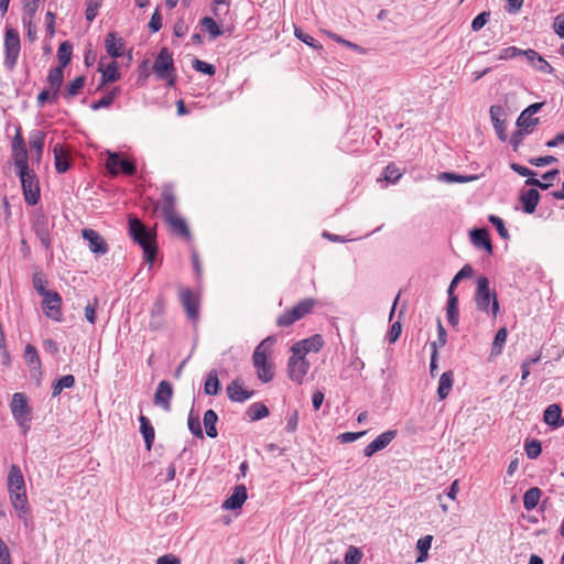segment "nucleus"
Here are the masks:
<instances>
[{"label": "nucleus", "instance_id": "55", "mask_svg": "<svg viewBox=\"0 0 564 564\" xmlns=\"http://www.w3.org/2000/svg\"><path fill=\"white\" fill-rule=\"evenodd\" d=\"M294 34H295V36H296L299 40H301L303 43L307 44V45H308V46H311V47H314V48H321V47H322L313 36H311V35H308V34L304 33V32H303L301 29H299V28H295V30H294Z\"/></svg>", "mask_w": 564, "mask_h": 564}, {"label": "nucleus", "instance_id": "19", "mask_svg": "<svg viewBox=\"0 0 564 564\" xmlns=\"http://www.w3.org/2000/svg\"><path fill=\"white\" fill-rule=\"evenodd\" d=\"M228 398L235 402H243L251 398L252 391H248L243 388L239 379H235L227 387Z\"/></svg>", "mask_w": 564, "mask_h": 564}, {"label": "nucleus", "instance_id": "24", "mask_svg": "<svg viewBox=\"0 0 564 564\" xmlns=\"http://www.w3.org/2000/svg\"><path fill=\"white\" fill-rule=\"evenodd\" d=\"M470 240L476 247L484 248L489 253L492 252V246H491L489 232L487 229L481 228V229L471 230L470 231Z\"/></svg>", "mask_w": 564, "mask_h": 564}, {"label": "nucleus", "instance_id": "18", "mask_svg": "<svg viewBox=\"0 0 564 564\" xmlns=\"http://www.w3.org/2000/svg\"><path fill=\"white\" fill-rule=\"evenodd\" d=\"M523 56L536 70L543 74L553 73V67L534 50H524Z\"/></svg>", "mask_w": 564, "mask_h": 564}, {"label": "nucleus", "instance_id": "49", "mask_svg": "<svg viewBox=\"0 0 564 564\" xmlns=\"http://www.w3.org/2000/svg\"><path fill=\"white\" fill-rule=\"evenodd\" d=\"M248 496H230L224 501L223 508L227 510H236L242 507Z\"/></svg>", "mask_w": 564, "mask_h": 564}, {"label": "nucleus", "instance_id": "2", "mask_svg": "<svg viewBox=\"0 0 564 564\" xmlns=\"http://www.w3.org/2000/svg\"><path fill=\"white\" fill-rule=\"evenodd\" d=\"M275 339L273 337H267L263 339L254 349L252 361L257 369V376L259 380L267 383L273 379V365L268 361V357L272 352V346Z\"/></svg>", "mask_w": 564, "mask_h": 564}, {"label": "nucleus", "instance_id": "15", "mask_svg": "<svg viewBox=\"0 0 564 564\" xmlns=\"http://www.w3.org/2000/svg\"><path fill=\"white\" fill-rule=\"evenodd\" d=\"M172 397H173L172 384L169 381L163 380L158 384L153 401L156 406H160L164 411L169 412L171 410Z\"/></svg>", "mask_w": 564, "mask_h": 564}, {"label": "nucleus", "instance_id": "31", "mask_svg": "<svg viewBox=\"0 0 564 564\" xmlns=\"http://www.w3.org/2000/svg\"><path fill=\"white\" fill-rule=\"evenodd\" d=\"M218 421L217 413L214 410H207L204 413L203 422L207 436L215 438L218 435L216 423Z\"/></svg>", "mask_w": 564, "mask_h": 564}, {"label": "nucleus", "instance_id": "1", "mask_svg": "<svg viewBox=\"0 0 564 564\" xmlns=\"http://www.w3.org/2000/svg\"><path fill=\"white\" fill-rule=\"evenodd\" d=\"M474 301L478 311L487 314L490 313L492 317H497L500 312L497 293L490 289V282L486 276L477 279Z\"/></svg>", "mask_w": 564, "mask_h": 564}, {"label": "nucleus", "instance_id": "35", "mask_svg": "<svg viewBox=\"0 0 564 564\" xmlns=\"http://www.w3.org/2000/svg\"><path fill=\"white\" fill-rule=\"evenodd\" d=\"M507 337H508V329L506 327H501L497 332V334L494 338V341H492V347H491L492 356H499L502 352V348L507 341Z\"/></svg>", "mask_w": 564, "mask_h": 564}, {"label": "nucleus", "instance_id": "6", "mask_svg": "<svg viewBox=\"0 0 564 564\" xmlns=\"http://www.w3.org/2000/svg\"><path fill=\"white\" fill-rule=\"evenodd\" d=\"M21 178L25 202L29 205H36L40 199V187L36 175L29 169L18 172Z\"/></svg>", "mask_w": 564, "mask_h": 564}, {"label": "nucleus", "instance_id": "28", "mask_svg": "<svg viewBox=\"0 0 564 564\" xmlns=\"http://www.w3.org/2000/svg\"><path fill=\"white\" fill-rule=\"evenodd\" d=\"M454 382L453 371H445L438 382L437 395L441 400H444L449 394Z\"/></svg>", "mask_w": 564, "mask_h": 564}, {"label": "nucleus", "instance_id": "3", "mask_svg": "<svg viewBox=\"0 0 564 564\" xmlns=\"http://www.w3.org/2000/svg\"><path fill=\"white\" fill-rule=\"evenodd\" d=\"M129 232L135 242L142 249L144 259L148 263H152L156 254V246L154 243V234L145 228V226L135 217L129 218Z\"/></svg>", "mask_w": 564, "mask_h": 564}, {"label": "nucleus", "instance_id": "53", "mask_svg": "<svg viewBox=\"0 0 564 564\" xmlns=\"http://www.w3.org/2000/svg\"><path fill=\"white\" fill-rule=\"evenodd\" d=\"M543 102H535L527 107L521 113H520V122L527 127L530 124L527 123L525 117L534 116L540 109L542 108Z\"/></svg>", "mask_w": 564, "mask_h": 564}, {"label": "nucleus", "instance_id": "26", "mask_svg": "<svg viewBox=\"0 0 564 564\" xmlns=\"http://www.w3.org/2000/svg\"><path fill=\"white\" fill-rule=\"evenodd\" d=\"M520 199L523 205V210L527 214H532L535 212L536 205L540 200V194L536 189L531 188L523 192L520 196Z\"/></svg>", "mask_w": 564, "mask_h": 564}, {"label": "nucleus", "instance_id": "25", "mask_svg": "<svg viewBox=\"0 0 564 564\" xmlns=\"http://www.w3.org/2000/svg\"><path fill=\"white\" fill-rule=\"evenodd\" d=\"M8 487L11 492L24 488V478L19 466L12 465L8 473Z\"/></svg>", "mask_w": 564, "mask_h": 564}, {"label": "nucleus", "instance_id": "4", "mask_svg": "<svg viewBox=\"0 0 564 564\" xmlns=\"http://www.w3.org/2000/svg\"><path fill=\"white\" fill-rule=\"evenodd\" d=\"M4 66L11 70L15 67L20 51L21 41L19 32L12 28H8L4 34Z\"/></svg>", "mask_w": 564, "mask_h": 564}, {"label": "nucleus", "instance_id": "57", "mask_svg": "<svg viewBox=\"0 0 564 564\" xmlns=\"http://www.w3.org/2000/svg\"><path fill=\"white\" fill-rule=\"evenodd\" d=\"M524 50H520L516 46H509L503 50H501L499 56L497 57L499 61H507L510 58H513L518 55H523Z\"/></svg>", "mask_w": 564, "mask_h": 564}, {"label": "nucleus", "instance_id": "44", "mask_svg": "<svg viewBox=\"0 0 564 564\" xmlns=\"http://www.w3.org/2000/svg\"><path fill=\"white\" fill-rule=\"evenodd\" d=\"M200 25L204 31L208 32L212 36V39H216L217 36L221 35V30L216 23V21L210 17H205L200 21Z\"/></svg>", "mask_w": 564, "mask_h": 564}, {"label": "nucleus", "instance_id": "29", "mask_svg": "<svg viewBox=\"0 0 564 564\" xmlns=\"http://www.w3.org/2000/svg\"><path fill=\"white\" fill-rule=\"evenodd\" d=\"M561 416H562V410H561V406L557 404L549 405L545 409L544 414H543L544 422L547 425L555 426V427L563 424V422L560 423Z\"/></svg>", "mask_w": 564, "mask_h": 564}, {"label": "nucleus", "instance_id": "23", "mask_svg": "<svg viewBox=\"0 0 564 564\" xmlns=\"http://www.w3.org/2000/svg\"><path fill=\"white\" fill-rule=\"evenodd\" d=\"M55 169L58 173H65L69 167L68 150L62 144L56 143L53 148Z\"/></svg>", "mask_w": 564, "mask_h": 564}, {"label": "nucleus", "instance_id": "45", "mask_svg": "<svg viewBox=\"0 0 564 564\" xmlns=\"http://www.w3.org/2000/svg\"><path fill=\"white\" fill-rule=\"evenodd\" d=\"M458 299L457 296L448 297L447 302V319L448 322L455 326L458 323Z\"/></svg>", "mask_w": 564, "mask_h": 564}, {"label": "nucleus", "instance_id": "5", "mask_svg": "<svg viewBox=\"0 0 564 564\" xmlns=\"http://www.w3.org/2000/svg\"><path fill=\"white\" fill-rule=\"evenodd\" d=\"M314 305L315 301L313 299H305L301 301L278 318V325L281 327L291 326L293 323L308 314L313 310Z\"/></svg>", "mask_w": 564, "mask_h": 564}, {"label": "nucleus", "instance_id": "8", "mask_svg": "<svg viewBox=\"0 0 564 564\" xmlns=\"http://www.w3.org/2000/svg\"><path fill=\"white\" fill-rule=\"evenodd\" d=\"M178 299L184 307L187 317L197 322L199 316V299L198 295L193 293L188 288H178Z\"/></svg>", "mask_w": 564, "mask_h": 564}, {"label": "nucleus", "instance_id": "36", "mask_svg": "<svg viewBox=\"0 0 564 564\" xmlns=\"http://www.w3.org/2000/svg\"><path fill=\"white\" fill-rule=\"evenodd\" d=\"M11 501L14 510L19 518L26 522L28 508V496H11Z\"/></svg>", "mask_w": 564, "mask_h": 564}, {"label": "nucleus", "instance_id": "17", "mask_svg": "<svg viewBox=\"0 0 564 564\" xmlns=\"http://www.w3.org/2000/svg\"><path fill=\"white\" fill-rule=\"evenodd\" d=\"M397 432L395 431H387L382 434H380L376 440H373L371 443H369L365 449L364 454L366 457H371L377 452L386 448L392 440L395 437Z\"/></svg>", "mask_w": 564, "mask_h": 564}, {"label": "nucleus", "instance_id": "33", "mask_svg": "<svg viewBox=\"0 0 564 564\" xmlns=\"http://www.w3.org/2000/svg\"><path fill=\"white\" fill-rule=\"evenodd\" d=\"M161 212H162L164 218L170 215L176 214L175 213V197H174L173 193H171L170 191H164L162 194Z\"/></svg>", "mask_w": 564, "mask_h": 564}, {"label": "nucleus", "instance_id": "41", "mask_svg": "<svg viewBox=\"0 0 564 564\" xmlns=\"http://www.w3.org/2000/svg\"><path fill=\"white\" fill-rule=\"evenodd\" d=\"M14 165L18 167V172L29 170L28 165V151L26 148L13 149Z\"/></svg>", "mask_w": 564, "mask_h": 564}, {"label": "nucleus", "instance_id": "14", "mask_svg": "<svg viewBox=\"0 0 564 564\" xmlns=\"http://www.w3.org/2000/svg\"><path fill=\"white\" fill-rule=\"evenodd\" d=\"M43 296V311L48 318L54 321H62L61 304L62 297L57 292L50 291L44 293Z\"/></svg>", "mask_w": 564, "mask_h": 564}, {"label": "nucleus", "instance_id": "58", "mask_svg": "<svg viewBox=\"0 0 564 564\" xmlns=\"http://www.w3.org/2000/svg\"><path fill=\"white\" fill-rule=\"evenodd\" d=\"M541 443L536 440L530 441L525 444V453L529 458H536L541 454Z\"/></svg>", "mask_w": 564, "mask_h": 564}, {"label": "nucleus", "instance_id": "27", "mask_svg": "<svg viewBox=\"0 0 564 564\" xmlns=\"http://www.w3.org/2000/svg\"><path fill=\"white\" fill-rule=\"evenodd\" d=\"M164 302L158 299L151 310L150 328L153 330L160 329L163 325Z\"/></svg>", "mask_w": 564, "mask_h": 564}, {"label": "nucleus", "instance_id": "30", "mask_svg": "<svg viewBox=\"0 0 564 564\" xmlns=\"http://www.w3.org/2000/svg\"><path fill=\"white\" fill-rule=\"evenodd\" d=\"M139 421H140V431H141L142 436L144 438V442H145V445H147V449L150 451L151 447H152V443L154 441V436H155L154 429L151 425L149 419L145 417L144 415H141L139 417Z\"/></svg>", "mask_w": 564, "mask_h": 564}, {"label": "nucleus", "instance_id": "22", "mask_svg": "<svg viewBox=\"0 0 564 564\" xmlns=\"http://www.w3.org/2000/svg\"><path fill=\"white\" fill-rule=\"evenodd\" d=\"M105 47L111 57H120L123 54L124 43L115 32H110L105 40Z\"/></svg>", "mask_w": 564, "mask_h": 564}, {"label": "nucleus", "instance_id": "12", "mask_svg": "<svg viewBox=\"0 0 564 564\" xmlns=\"http://www.w3.org/2000/svg\"><path fill=\"white\" fill-rule=\"evenodd\" d=\"M106 167L111 175H118L120 171L126 175H133L137 170L132 162L122 159L118 153H109L106 161Z\"/></svg>", "mask_w": 564, "mask_h": 564}, {"label": "nucleus", "instance_id": "13", "mask_svg": "<svg viewBox=\"0 0 564 564\" xmlns=\"http://www.w3.org/2000/svg\"><path fill=\"white\" fill-rule=\"evenodd\" d=\"M324 346V339L321 335L316 334L311 336L310 338L300 340L295 343L291 351L294 355H299L301 357H305L308 352H318Z\"/></svg>", "mask_w": 564, "mask_h": 564}, {"label": "nucleus", "instance_id": "16", "mask_svg": "<svg viewBox=\"0 0 564 564\" xmlns=\"http://www.w3.org/2000/svg\"><path fill=\"white\" fill-rule=\"evenodd\" d=\"M51 228H52V225L46 216L37 215L35 217L34 223H33V230L45 248H48L51 245V239H50Z\"/></svg>", "mask_w": 564, "mask_h": 564}, {"label": "nucleus", "instance_id": "37", "mask_svg": "<svg viewBox=\"0 0 564 564\" xmlns=\"http://www.w3.org/2000/svg\"><path fill=\"white\" fill-rule=\"evenodd\" d=\"M220 389L217 372L215 370L208 373L204 384V392L208 395H217Z\"/></svg>", "mask_w": 564, "mask_h": 564}, {"label": "nucleus", "instance_id": "9", "mask_svg": "<svg viewBox=\"0 0 564 564\" xmlns=\"http://www.w3.org/2000/svg\"><path fill=\"white\" fill-rule=\"evenodd\" d=\"M308 369L310 361L305 357L292 354L288 364L289 377L292 381L301 384L304 381Z\"/></svg>", "mask_w": 564, "mask_h": 564}, {"label": "nucleus", "instance_id": "39", "mask_svg": "<svg viewBox=\"0 0 564 564\" xmlns=\"http://www.w3.org/2000/svg\"><path fill=\"white\" fill-rule=\"evenodd\" d=\"M247 415L251 421L261 420L269 415V409L263 403L257 402L248 408Z\"/></svg>", "mask_w": 564, "mask_h": 564}, {"label": "nucleus", "instance_id": "63", "mask_svg": "<svg viewBox=\"0 0 564 564\" xmlns=\"http://www.w3.org/2000/svg\"><path fill=\"white\" fill-rule=\"evenodd\" d=\"M181 558L172 553L164 554L156 558V564H181Z\"/></svg>", "mask_w": 564, "mask_h": 564}, {"label": "nucleus", "instance_id": "7", "mask_svg": "<svg viewBox=\"0 0 564 564\" xmlns=\"http://www.w3.org/2000/svg\"><path fill=\"white\" fill-rule=\"evenodd\" d=\"M10 406L13 417L23 429L24 433H26L29 430L30 409L25 395L20 392L14 393Z\"/></svg>", "mask_w": 564, "mask_h": 564}, {"label": "nucleus", "instance_id": "40", "mask_svg": "<svg viewBox=\"0 0 564 564\" xmlns=\"http://www.w3.org/2000/svg\"><path fill=\"white\" fill-rule=\"evenodd\" d=\"M441 181L447 182V183H468L476 181L478 178L477 175H460L456 173L451 172H444L440 174L438 177Z\"/></svg>", "mask_w": 564, "mask_h": 564}, {"label": "nucleus", "instance_id": "50", "mask_svg": "<svg viewBox=\"0 0 564 564\" xmlns=\"http://www.w3.org/2000/svg\"><path fill=\"white\" fill-rule=\"evenodd\" d=\"M116 95H117V90L115 89V90L108 93L106 96H104L99 100L93 102L90 108L93 110H99L100 108L110 106L113 102Z\"/></svg>", "mask_w": 564, "mask_h": 564}, {"label": "nucleus", "instance_id": "38", "mask_svg": "<svg viewBox=\"0 0 564 564\" xmlns=\"http://www.w3.org/2000/svg\"><path fill=\"white\" fill-rule=\"evenodd\" d=\"M44 137V132L40 130L33 131L30 135V147L32 150H35V152H37V163L40 162L42 156Z\"/></svg>", "mask_w": 564, "mask_h": 564}, {"label": "nucleus", "instance_id": "11", "mask_svg": "<svg viewBox=\"0 0 564 564\" xmlns=\"http://www.w3.org/2000/svg\"><path fill=\"white\" fill-rule=\"evenodd\" d=\"M153 70L160 79H165L174 72L172 53L167 48H162L156 56Z\"/></svg>", "mask_w": 564, "mask_h": 564}, {"label": "nucleus", "instance_id": "43", "mask_svg": "<svg viewBox=\"0 0 564 564\" xmlns=\"http://www.w3.org/2000/svg\"><path fill=\"white\" fill-rule=\"evenodd\" d=\"M432 540H433L432 535H425V536L419 539V541L416 543V547L420 551V555H419L416 562L421 563L427 558V552L431 549Z\"/></svg>", "mask_w": 564, "mask_h": 564}, {"label": "nucleus", "instance_id": "10", "mask_svg": "<svg viewBox=\"0 0 564 564\" xmlns=\"http://www.w3.org/2000/svg\"><path fill=\"white\" fill-rule=\"evenodd\" d=\"M82 237L88 242V249L91 253L96 256H104L109 251L108 243L98 231L90 228H84L82 230Z\"/></svg>", "mask_w": 564, "mask_h": 564}, {"label": "nucleus", "instance_id": "61", "mask_svg": "<svg viewBox=\"0 0 564 564\" xmlns=\"http://www.w3.org/2000/svg\"><path fill=\"white\" fill-rule=\"evenodd\" d=\"M367 432L366 431H361V432H346V433H343L338 436V440L340 441V443H351V442H355L356 440L362 437Z\"/></svg>", "mask_w": 564, "mask_h": 564}, {"label": "nucleus", "instance_id": "60", "mask_svg": "<svg viewBox=\"0 0 564 564\" xmlns=\"http://www.w3.org/2000/svg\"><path fill=\"white\" fill-rule=\"evenodd\" d=\"M45 283L46 281L42 273H35L33 275V286L40 295H44V293L50 292L48 290H46Z\"/></svg>", "mask_w": 564, "mask_h": 564}, {"label": "nucleus", "instance_id": "62", "mask_svg": "<svg viewBox=\"0 0 564 564\" xmlns=\"http://www.w3.org/2000/svg\"><path fill=\"white\" fill-rule=\"evenodd\" d=\"M299 424V412L296 410L292 411L288 417H286V431L288 432H295Z\"/></svg>", "mask_w": 564, "mask_h": 564}, {"label": "nucleus", "instance_id": "56", "mask_svg": "<svg viewBox=\"0 0 564 564\" xmlns=\"http://www.w3.org/2000/svg\"><path fill=\"white\" fill-rule=\"evenodd\" d=\"M193 68L197 72L204 73L209 76H213L216 72L215 67L212 64H208L197 58L193 61Z\"/></svg>", "mask_w": 564, "mask_h": 564}, {"label": "nucleus", "instance_id": "21", "mask_svg": "<svg viewBox=\"0 0 564 564\" xmlns=\"http://www.w3.org/2000/svg\"><path fill=\"white\" fill-rule=\"evenodd\" d=\"M63 80H64V67L56 66L50 70L48 76H47V83L50 85V89L52 90V98L54 100L57 99Z\"/></svg>", "mask_w": 564, "mask_h": 564}, {"label": "nucleus", "instance_id": "46", "mask_svg": "<svg viewBox=\"0 0 564 564\" xmlns=\"http://www.w3.org/2000/svg\"><path fill=\"white\" fill-rule=\"evenodd\" d=\"M187 425L189 431L198 438H203V431L200 427L199 415L192 410L188 414Z\"/></svg>", "mask_w": 564, "mask_h": 564}, {"label": "nucleus", "instance_id": "42", "mask_svg": "<svg viewBox=\"0 0 564 564\" xmlns=\"http://www.w3.org/2000/svg\"><path fill=\"white\" fill-rule=\"evenodd\" d=\"M24 359H25V362L33 369H40L41 367V361H40V357H39V354H37V350L34 346L32 345H26L25 347V350H24Z\"/></svg>", "mask_w": 564, "mask_h": 564}, {"label": "nucleus", "instance_id": "54", "mask_svg": "<svg viewBox=\"0 0 564 564\" xmlns=\"http://www.w3.org/2000/svg\"><path fill=\"white\" fill-rule=\"evenodd\" d=\"M490 12L484 11L480 14H478L471 22V30L474 32H478L481 30L489 21Z\"/></svg>", "mask_w": 564, "mask_h": 564}, {"label": "nucleus", "instance_id": "32", "mask_svg": "<svg viewBox=\"0 0 564 564\" xmlns=\"http://www.w3.org/2000/svg\"><path fill=\"white\" fill-rule=\"evenodd\" d=\"M165 221L171 226V228L183 237L189 236L188 227L183 218L177 216L176 214L170 215L164 218Z\"/></svg>", "mask_w": 564, "mask_h": 564}, {"label": "nucleus", "instance_id": "64", "mask_svg": "<svg viewBox=\"0 0 564 564\" xmlns=\"http://www.w3.org/2000/svg\"><path fill=\"white\" fill-rule=\"evenodd\" d=\"M553 29L561 39H564V15L560 14L554 19Z\"/></svg>", "mask_w": 564, "mask_h": 564}, {"label": "nucleus", "instance_id": "20", "mask_svg": "<svg viewBox=\"0 0 564 564\" xmlns=\"http://www.w3.org/2000/svg\"><path fill=\"white\" fill-rule=\"evenodd\" d=\"M490 119L492 122V126L495 128V131L498 135V138L501 141L507 140V133H506V124L505 121L500 119L502 115V108L500 106L494 105L489 109Z\"/></svg>", "mask_w": 564, "mask_h": 564}, {"label": "nucleus", "instance_id": "52", "mask_svg": "<svg viewBox=\"0 0 564 564\" xmlns=\"http://www.w3.org/2000/svg\"><path fill=\"white\" fill-rule=\"evenodd\" d=\"M102 4V0H89L86 8V19L91 22L97 17L98 10Z\"/></svg>", "mask_w": 564, "mask_h": 564}, {"label": "nucleus", "instance_id": "47", "mask_svg": "<svg viewBox=\"0 0 564 564\" xmlns=\"http://www.w3.org/2000/svg\"><path fill=\"white\" fill-rule=\"evenodd\" d=\"M102 72L104 83H113L119 79L118 65L116 62L110 63Z\"/></svg>", "mask_w": 564, "mask_h": 564}, {"label": "nucleus", "instance_id": "59", "mask_svg": "<svg viewBox=\"0 0 564 564\" xmlns=\"http://www.w3.org/2000/svg\"><path fill=\"white\" fill-rule=\"evenodd\" d=\"M489 221L496 227L497 231L503 239L509 238V232L505 227L503 220L495 215L489 216Z\"/></svg>", "mask_w": 564, "mask_h": 564}, {"label": "nucleus", "instance_id": "51", "mask_svg": "<svg viewBox=\"0 0 564 564\" xmlns=\"http://www.w3.org/2000/svg\"><path fill=\"white\" fill-rule=\"evenodd\" d=\"M362 553L355 546H349L345 554V564H360Z\"/></svg>", "mask_w": 564, "mask_h": 564}, {"label": "nucleus", "instance_id": "48", "mask_svg": "<svg viewBox=\"0 0 564 564\" xmlns=\"http://www.w3.org/2000/svg\"><path fill=\"white\" fill-rule=\"evenodd\" d=\"M85 85V77L84 76H78L76 77L66 88V94L65 96L67 98H73L75 97L76 95H78V93L80 91V89L84 87Z\"/></svg>", "mask_w": 564, "mask_h": 564}, {"label": "nucleus", "instance_id": "34", "mask_svg": "<svg viewBox=\"0 0 564 564\" xmlns=\"http://www.w3.org/2000/svg\"><path fill=\"white\" fill-rule=\"evenodd\" d=\"M72 52H73V45L65 41L61 43L58 51H57V58L61 67H66L70 59H72Z\"/></svg>", "mask_w": 564, "mask_h": 564}]
</instances>
